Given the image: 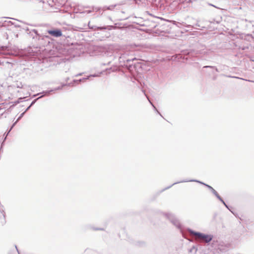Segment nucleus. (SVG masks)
<instances>
[{
    "instance_id": "f257e3e1",
    "label": "nucleus",
    "mask_w": 254,
    "mask_h": 254,
    "mask_svg": "<svg viewBox=\"0 0 254 254\" xmlns=\"http://www.w3.org/2000/svg\"><path fill=\"white\" fill-rule=\"evenodd\" d=\"M189 232L190 234L197 237L200 240H203L206 243H209L213 239V236L211 235L205 234L200 232H195L190 229H189Z\"/></svg>"
},
{
    "instance_id": "f03ea898",
    "label": "nucleus",
    "mask_w": 254,
    "mask_h": 254,
    "mask_svg": "<svg viewBox=\"0 0 254 254\" xmlns=\"http://www.w3.org/2000/svg\"><path fill=\"white\" fill-rule=\"evenodd\" d=\"M165 215L170 222L175 225L177 228L181 229L182 225L179 220L175 217V216L170 213H165Z\"/></svg>"
},
{
    "instance_id": "7ed1b4c3",
    "label": "nucleus",
    "mask_w": 254,
    "mask_h": 254,
    "mask_svg": "<svg viewBox=\"0 0 254 254\" xmlns=\"http://www.w3.org/2000/svg\"><path fill=\"white\" fill-rule=\"evenodd\" d=\"M150 5L152 9L154 10H162L164 9V6H162V3L161 0H153L152 3H150Z\"/></svg>"
},
{
    "instance_id": "20e7f679",
    "label": "nucleus",
    "mask_w": 254,
    "mask_h": 254,
    "mask_svg": "<svg viewBox=\"0 0 254 254\" xmlns=\"http://www.w3.org/2000/svg\"><path fill=\"white\" fill-rule=\"evenodd\" d=\"M48 34L55 37H60L62 36V31L60 29L55 28L47 31Z\"/></svg>"
},
{
    "instance_id": "39448f33",
    "label": "nucleus",
    "mask_w": 254,
    "mask_h": 254,
    "mask_svg": "<svg viewBox=\"0 0 254 254\" xmlns=\"http://www.w3.org/2000/svg\"><path fill=\"white\" fill-rule=\"evenodd\" d=\"M32 31L35 34V36H33V38H36V39H38L39 41H40V44H43V43H42L43 40H44L45 39L49 38V36H43L38 34V31L36 29H33Z\"/></svg>"
},
{
    "instance_id": "423d86ee",
    "label": "nucleus",
    "mask_w": 254,
    "mask_h": 254,
    "mask_svg": "<svg viewBox=\"0 0 254 254\" xmlns=\"http://www.w3.org/2000/svg\"><path fill=\"white\" fill-rule=\"evenodd\" d=\"M197 182V183H198L200 184H202L204 186H205L206 187V185H207V184L202 182H200L199 181H198V180H183V181H180V182H176V183H173L172 185L166 187V188L164 189L162 191H164L165 190H166L167 189H170V188H171L173 186L176 185V184H179V183H184V182Z\"/></svg>"
},
{
    "instance_id": "0eeeda50",
    "label": "nucleus",
    "mask_w": 254,
    "mask_h": 254,
    "mask_svg": "<svg viewBox=\"0 0 254 254\" xmlns=\"http://www.w3.org/2000/svg\"><path fill=\"white\" fill-rule=\"evenodd\" d=\"M101 73V72L100 73V74H90V75H89L87 77H83V78H80V79H79L78 80L74 79L72 81V82H71L72 83V86H73V83H78L82 82V81H85L87 79H89V77H97V76H99Z\"/></svg>"
},
{
    "instance_id": "6e6552de",
    "label": "nucleus",
    "mask_w": 254,
    "mask_h": 254,
    "mask_svg": "<svg viewBox=\"0 0 254 254\" xmlns=\"http://www.w3.org/2000/svg\"><path fill=\"white\" fill-rule=\"evenodd\" d=\"M5 213L4 206L0 204V219L1 220L0 223L2 224H3L5 223Z\"/></svg>"
},
{
    "instance_id": "1a4fd4ad",
    "label": "nucleus",
    "mask_w": 254,
    "mask_h": 254,
    "mask_svg": "<svg viewBox=\"0 0 254 254\" xmlns=\"http://www.w3.org/2000/svg\"><path fill=\"white\" fill-rule=\"evenodd\" d=\"M176 25L179 27L181 28L182 26H184L188 28H191L192 27H194V25H191V24H187L186 23L183 22H176L175 21Z\"/></svg>"
},
{
    "instance_id": "9d476101",
    "label": "nucleus",
    "mask_w": 254,
    "mask_h": 254,
    "mask_svg": "<svg viewBox=\"0 0 254 254\" xmlns=\"http://www.w3.org/2000/svg\"><path fill=\"white\" fill-rule=\"evenodd\" d=\"M206 187L211 191L212 193L217 198H220V196L219 195L218 192L210 186L207 185H206Z\"/></svg>"
},
{
    "instance_id": "9b49d317",
    "label": "nucleus",
    "mask_w": 254,
    "mask_h": 254,
    "mask_svg": "<svg viewBox=\"0 0 254 254\" xmlns=\"http://www.w3.org/2000/svg\"><path fill=\"white\" fill-rule=\"evenodd\" d=\"M205 53V52H203L200 50H199H199H197V51L190 50V51H189L187 53V54H188L189 55H190V56H194V55L197 54L198 53L203 54Z\"/></svg>"
},
{
    "instance_id": "f8f14e48",
    "label": "nucleus",
    "mask_w": 254,
    "mask_h": 254,
    "mask_svg": "<svg viewBox=\"0 0 254 254\" xmlns=\"http://www.w3.org/2000/svg\"><path fill=\"white\" fill-rule=\"evenodd\" d=\"M142 92L144 93V95H145V96L147 97L148 100L149 101V103H150V104L152 105V106L153 107L154 110L157 112V113L158 114L160 115V116H161L162 117H163V116H162V115L161 114V113L157 110V108L155 107V106L154 105V104L150 101V100H149V97L147 96V95L145 94V91L144 90H142Z\"/></svg>"
},
{
    "instance_id": "ddd939ff",
    "label": "nucleus",
    "mask_w": 254,
    "mask_h": 254,
    "mask_svg": "<svg viewBox=\"0 0 254 254\" xmlns=\"http://www.w3.org/2000/svg\"><path fill=\"white\" fill-rule=\"evenodd\" d=\"M70 85H72V83H69L67 84V83L63 84L61 86H58V87L55 88L53 90H54V91L59 90H61V89H62L63 87L65 86H70Z\"/></svg>"
},
{
    "instance_id": "4468645a",
    "label": "nucleus",
    "mask_w": 254,
    "mask_h": 254,
    "mask_svg": "<svg viewBox=\"0 0 254 254\" xmlns=\"http://www.w3.org/2000/svg\"><path fill=\"white\" fill-rule=\"evenodd\" d=\"M116 5H117L116 4H114V5H111L109 6H105L103 7L102 8V9L103 11H105L106 10H112Z\"/></svg>"
},
{
    "instance_id": "2eb2a0df",
    "label": "nucleus",
    "mask_w": 254,
    "mask_h": 254,
    "mask_svg": "<svg viewBox=\"0 0 254 254\" xmlns=\"http://www.w3.org/2000/svg\"><path fill=\"white\" fill-rule=\"evenodd\" d=\"M25 113L24 112H23L22 113H21L20 116H19V117L17 118V120L16 121V122L12 125L10 129L14 127V126L16 124V123L19 121L22 118V117L24 116V114Z\"/></svg>"
},
{
    "instance_id": "dca6fc26",
    "label": "nucleus",
    "mask_w": 254,
    "mask_h": 254,
    "mask_svg": "<svg viewBox=\"0 0 254 254\" xmlns=\"http://www.w3.org/2000/svg\"><path fill=\"white\" fill-rule=\"evenodd\" d=\"M224 205L225 206L229 209L231 212L233 213L231 209L229 208V206L225 202V201L223 200V199L222 198V197L220 196V198H218Z\"/></svg>"
},
{
    "instance_id": "f3484780",
    "label": "nucleus",
    "mask_w": 254,
    "mask_h": 254,
    "mask_svg": "<svg viewBox=\"0 0 254 254\" xmlns=\"http://www.w3.org/2000/svg\"><path fill=\"white\" fill-rule=\"evenodd\" d=\"M53 91H54V90H52V89L50 90H47V91H43L42 92V93L44 94V95H43V97L46 95H49L50 94V93H51Z\"/></svg>"
},
{
    "instance_id": "a211bd4d",
    "label": "nucleus",
    "mask_w": 254,
    "mask_h": 254,
    "mask_svg": "<svg viewBox=\"0 0 254 254\" xmlns=\"http://www.w3.org/2000/svg\"><path fill=\"white\" fill-rule=\"evenodd\" d=\"M43 97V95H41V96L39 97L38 98L35 99V100H34L31 103V104L30 105L31 106H33L36 102V101L39 100V99L42 98Z\"/></svg>"
},
{
    "instance_id": "6ab92c4d",
    "label": "nucleus",
    "mask_w": 254,
    "mask_h": 254,
    "mask_svg": "<svg viewBox=\"0 0 254 254\" xmlns=\"http://www.w3.org/2000/svg\"><path fill=\"white\" fill-rule=\"evenodd\" d=\"M14 86L18 88H22L23 87V84L21 82H17Z\"/></svg>"
},
{
    "instance_id": "aec40b11",
    "label": "nucleus",
    "mask_w": 254,
    "mask_h": 254,
    "mask_svg": "<svg viewBox=\"0 0 254 254\" xmlns=\"http://www.w3.org/2000/svg\"><path fill=\"white\" fill-rule=\"evenodd\" d=\"M136 60V58H133L131 59H127L126 60L127 63H129L130 62H133V61Z\"/></svg>"
},
{
    "instance_id": "412c9836",
    "label": "nucleus",
    "mask_w": 254,
    "mask_h": 254,
    "mask_svg": "<svg viewBox=\"0 0 254 254\" xmlns=\"http://www.w3.org/2000/svg\"><path fill=\"white\" fill-rule=\"evenodd\" d=\"M91 229H92L94 230H103V228H95V227H91Z\"/></svg>"
},
{
    "instance_id": "4be33fe9",
    "label": "nucleus",
    "mask_w": 254,
    "mask_h": 254,
    "mask_svg": "<svg viewBox=\"0 0 254 254\" xmlns=\"http://www.w3.org/2000/svg\"><path fill=\"white\" fill-rule=\"evenodd\" d=\"M215 67V66H211V65H205L203 66V68H210L214 69Z\"/></svg>"
},
{
    "instance_id": "5701e85b",
    "label": "nucleus",
    "mask_w": 254,
    "mask_h": 254,
    "mask_svg": "<svg viewBox=\"0 0 254 254\" xmlns=\"http://www.w3.org/2000/svg\"><path fill=\"white\" fill-rule=\"evenodd\" d=\"M226 76L228 77H231V78H239V79H243V80H245L243 78H239L238 77H236V76H230V75H226Z\"/></svg>"
},
{
    "instance_id": "b1692460",
    "label": "nucleus",
    "mask_w": 254,
    "mask_h": 254,
    "mask_svg": "<svg viewBox=\"0 0 254 254\" xmlns=\"http://www.w3.org/2000/svg\"><path fill=\"white\" fill-rule=\"evenodd\" d=\"M24 98H18V100L15 102L16 103H19L21 102H22V100L24 99Z\"/></svg>"
},
{
    "instance_id": "393cba45",
    "label": "nucleus",
    "mask_w": 254,
    "mask_h": 254,
    "mask_svg": "<svg viewBox=\"0 0 254 254\" xmlns=\"http://www.w3.org/2000/svg\"><path fill=\"white\" fill-rule=\"evenodd\" d=\"M92 11V10H85L84 11H83L82 13H91V12Z\"/></svg>"
},
{
    "instance_id": "a878e982",
    "label": "nucleus",
    "mask_w": 254,
    "mask_h": 254,
    "mask_svg": "<svg viewBox=\"0 0 254 254\" xmlns=\"http://www.w3.org/2000/svg\"><path fill=\"white\" fill-rule=\"evenodd\" d=\"M0 48L2 51H4L7 49V47L6 46H1Z\"/></svg>"
},
{
    "instance_id": "bb28decb",
    "label": "nucleus",
    "mask_w": 254,
    "mask_h": 254,
    "mask_svg": "<svg viewBox=\"0 0 254 254\" xmlns=\"http://www.w3.org/2000/svg\"><path fill=\"white\" fill-rule=\"evenodd\" d=\"M196 22H197V23L194 24V26H195L196 27H200V25L198 23L199 20H196Z\"/></svg>"
},
{
    "instance_id": "cd10ccee",
    "label": "nucleus",
    "mask_w": 254,
    "mask_h": 254,
    "mask_svg": "<svg viewBox=\"0 0 254 254\" xmlns=\"http://www.w3.org/2000/svg\"><path fill=\"white\" fill-rule=\"evenodd\" d=\"M209 5H211V6H214V7H215V8H218V9H222V8H220V7H217V6H215V5H213V4H212L209 3Z\"/></svg>"
},
{
    "instance_id": "c85d7f7f",
    "label": "nucleus",
    "mask_w": 254,
    "mask_h": 254,
    "mask_svg": "<svg viewBox=\"0 0 254 254\" xmlns=\"http://www.w3.org/2000/svg\"><path fill=\"white\" fill-rule=\"evenodd\" d=\"M83 74V72H81V73H78L76 75H74L75 77H77L78 76H81L82 75V74Z\"/></svg>"
},
{
    "instance_id": "c756f323",
    "label": "nucleus",
    "mask_w": 254,
    "mask_h": 254,
    "mask_svg": "<svg viewBox=\"0 0 254 254\" xmlns=\"http://www.w3.org/2000/svg\"><path fill=\"white\" fill-rule=\"evenodd\" d=\"M101 9V8L100 7H95V8H93V10H95L96 11H98L99 10H100Z\"/></svg>"
},
{
    "instance_id": "7c9ffc66",
    "label": "nucleus",
    "mask_w": 254,
    "mask_h": 254,
    "mask_svg": "<svg viewBox=\"0 0 254 254\" xmlns=\"http://www.w3.org/2000/svg\"><path fill=\"white\" fill-rule=\"evenodd\" d=\"M31 106L30 105H29L28 107H27V108L25 110L24 112L26 113L31 108Z\"/></svg>"
},
{
    "instance_id": "2f4dec72",
    "label": "nucleus",
    "mask_w": 254,
    "mask_h": 254,
    "mask_svg": "<svg viewBox=\"0 0 254 254\" xmlns=\"http://www.w3.org/2000/svg\"><path fill=\"white\" fill-rule=\"evenodd\" d=\"M214 69L216 71L219 72L218 69L216 66H215Z\"/></svg>"
},
{
    "instance_id": "473e14b6",
    "label": "nucleus",
    "mask_w": 254,
    "mask_h": 254,
    "mask_svg": "<svg viewBox=\"0 0 254 254\" xmlns=\"http://www.w3.org/2000/svg\"><path fill=\"white\" fill-rule=\"evenodd\" d=\"M131 66H132V64H129L128 65V66H129L128 68L129 69L131 67Z\"/></svg>"
},
{
    "instance_id": "72a5a7b5",
    "label": "nucleus",
    "mask_w": 254,
    "mask_h": 254,
    "mask_svg": "<svg viewBox=\"0 0 254 254\" xmlns=\"http://www.w3.org/2000/svg\"><path fill=\"white\" fill-rule=\"evenodd\" d=\"M98 29H106V28L99 27Z\"/></svg>"
},
{
    "instance_id": "f704fd0d",
    "label": "nucleus",
    "mask_w": 254,
    "mask_h": 254,
    "mask_svg": "<svg viewBox=\"0 0 254 254\" xmlns=\"http://www.w3.org/2000/svg\"><path fill=\"white\" fill-rule=\"evenodd\" d=\"M40 94V93H38V94H35V95H33V97H36L37 95H39V94Z\"/></svg>"
},
{
    "instance_id": "c9c22d12",
    "label": "nucleus",
    "mask_w": 254,
    "mask_h": 254,
    "mask_svg": "<svg viewBox=\"0 0 254 254\" xmlns=\"http://www.w3.org/2000/svg\"><path fill=\"white\" fill-rule=\"evenodd\" d=\"M15 248H16V250H17V252H18V254H19V251H18V249H17V246H15Z\"/></svg>"
},
{
    "instance_id": "e433bc0d",
    "label": "nucleus",
    "mask_w": 254,
    "mask_h": 254,
    "mask_svg": "<svg viewBox=\"0 0 254 254\" xmlns=\"http://www.w3.org/2000/svg\"><path fill=\"white\" fill-rule=\"evenodd\" d=\"M246 81H248V80H246ZM248 81L252 82V81L248 80Z\"/></svg>"
},
{
    "instance_id": "4c0bfd02",
    "label": "nucleus",
    "mask_w": 254,
    "mask_h": 254,
    "mask_svg": "<svg viewBox=\"0 0 254 254\" xmlns=\"http://www.w3.org/2000/svg\"><path fill=\"white\" fill-rule=\"evenodd\" d=\"M6 64H9L10 63L7 62H6Z\"/></svg>"
},
{
    "instance_id": "58836bf2",
    "label": "nucleus",
    "mask_w": 254,
    "mask_h": 254,
    "mask_svg": "<svg viewBox=\"0 0 254 254\" xmlns=\"http://www.w3.org/2000/svg\"><path fill=\"white\" fill-rule=\"evenodd\" d=\"M8 22L10 23H11L12 24V22L11 21H9Z\"/></svg>"
},
{
    "instance_id": "ea45409f",
    "label": "nucleus",
    "mask_w": 254,
    "mask_h": 254,
    "mask_svg": "<svg viewBox=\"0 0 254 254\" xmlns=\"http://www.w3.org/2000/svg\"><path fill=\"white\" fill-rule=\"evenodd\" d=\"M68 79H69V78L68 77V78H67L66 80H67Z\"/></svg>"
},
{
    "instance_id": "a19ab883",
    "label": "nucleus",
    "mask_w": 254,
    "mask_h": 254,
    "mask_svg": "<svg viewBox=\"0 0 254 254\" xmlns=\"http://www.w3.org/2000/svg\"><path fill=\"white\" fill-rule=\"evenodd\" d=\"M0 64H1V61L0 60Z\"/></svg>"
}]
</instances>
